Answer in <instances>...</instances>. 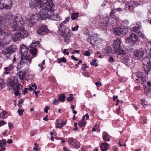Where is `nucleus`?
I'll return each instance as SVG.
<instances>
[{"instance_id":"23","label":"nucleus","mask_w":151,"mask_h":151,"mask_svg":"<svg viewBox=\"0 0 151 151\" xmlns=\"http://www.w3.org/2000/svg\"><path fill=\"white\" fill-rule=\"evenodd\" d=\"M2 53L4 58H6L7 59H8L11 55L6 47L4 48L2 50Z\"/></svg>"},{"instance_id":"20","label":"nucleus","mask_w":151,"mask_h":151,"mask_svg":"<svg viewBox=\"0 0 151 151\" xmlns=\"http://www.w3.org/2000/svg\"><path fill=\"white\" fill-rule=\"evenodd\" d=\"M109 19L108 17H106L104 21L101 22V26L104 29H107V27L108 25Z\"/></svg>"},{"instance_id":"12","label":"nucleus","mask_w":151,"mask_h":151,"mask_svg":"<svg viewBox=\"0 0 151 151\" xmlns=\"http://www.w3.org/2000/svg\"><path fill=\"white\" fill-rule=\"evenodd\" d=\"M113 32L116 35L119 36L121 35H124L127 32L126 30L124 28L117 27L114 29Z\"/></svg>"},{"instance_id":"39","label":"nucleus","mask_w":151,"mask_h":151,"mask_svg":"<svg viewBox=\"0 0 151 151\" xmlns=\"http://www.w3.org/2000/svg\"><path fill=\"white\" fill-rule=\"evenodd\" d=\"M111 20L112 21H114V22H112L114 25L117 24L119 21V19L117 17H115V18L114 17H112L111 18Z\"/></svg>"},{"instance_id":"13","label":"nucleus","mask_w":151,"mask_h":151,"mask_svg":"<svg viewBox=\"0 0 151 151\" xmlns=\"http://www.w3.org/2000/svg\"><path fill=\"white\" fill-rule=\"evenodd\" d=\"M37 33L39 35H43L46 33H50V31L48 29L46 25H41L37 31Z\"/></svg>"},{"instance_id":"59","label":"nucleus","mask_w":151,"mask_h":151,"mask_svg":"<svg viewBox=\"0 0 151 151\" xmlns=\"http://www.w3.org/2000/svg\"><path fill=\"white\" fill-rule=\"evenodd\" d=\"M3 81L2 79L0 78V89H1L3 88Z\"/></svg>"},{"instance_id":"8","label":"nucleus","mask_w":151,"mask_h":151,"mask_svg":"<svg viewBox=\"0 0 151 151\" xmlns=\"http://www.w3.org/2000/svg\"><path fill=\"white\" fill-rule=\"evenodd\" d=\"M142 61V63L144 65V67L145 73L147 75L151 70V55L145 57Z\"/></svg>"},{"instance_id":"11","label":"nucleus","mask_w":151,"mask_h":151,"mask_svg":"<svg viewBox=\"0 0 151 151\" xmlns=\"http://www.w3.org/2000/svg\"><path fill=\"white\" fill-rule=\"evenodd\" d=\"M39 44V42L37 41L35 42H33L30 45L29 47V49L30 50V51L31 54L32 55L35 56L37 54V50L36 48H35L37 46H38Z\"/></svg>"},{"instance_id":"28","label":"nucleus","mask_w":151,"mask_h":151,"mask_svg":"<svg viewBox=\"0 0 151 151\" xmlns=\"http://www.w3.org/2000/svg\"><path fill=\"white\" fill-rule=\"evenodd\" d=\"M66 124L65 120L64 121H62L60 123H59L58 121H57L56 122V126L57 128H61L62 127L64 126Z\"/></svg>"},{"instance_id":"17","label":"nucleus","mask_w":151,"mask_h":151,"mask_svg":"<svg viewBox=\"0 0 151 151\" xmlns=\"http://www.w3.org/2000/svg\"><path fill=\"white\" fill-rule=\"evenodd\" d=\"M86 117V119L88 120L89 119V115L88 114H86L85 115H84L82 116V119L78 122V125L80 127H83L86 125V122L85 120V117Z\"/></svg>"},{"instance_id":"35","label":"nucleus","mask_w":151,"mask_h":151,"mask_svg":"<svg viewBox=\"0 0 151 151\" xmlns=\"http://www.w3.org/2000/svg\"><path fill=\"white\" fill-rule=\"evenodd\" d=\"M5 0H0V9H5Z\"/></svg>"},{"instance_id":"57","label":"nucleus","mask_w":151,"mask_h":151,"mask_svg":"<svg viewBox=\"0 0 151 151\" xmlns=\"http://www.w3.org/2000/svg\"><path fill=\"white\" fill-rule=\"evenodd\" d=\"M106 49L107 50V51H106V52L107 53H111V47H110L108 46L106 48Z\"/></svg>"},{"instance_id":"18","label":"nucleus","mask_w":151,"mask_h":151,"mask_svg":"<svg viewBox=\"0 0 151 151\" xmlns=\"http://www.w3.org/2000/svg\"><path fill=\"white\" fill-rule=\"evenodd\" d=\"M141 23L140 22H138L135 26L131 28V30L132 31H133L137 33L140 30L139 29L141 28Z\"/></svg>"},{"instance_id":"25","label":"nucleus","mask_w":151,"mask_h":151,"mask_svg":"<svg viewBox=\"0 0 151 151\" xmlns=\"http://www.w3.org/2000/svg\"><path fill=\"white\" fill-rule=\"evenodd\" d=\"M6 47L11 55L16 51L17 48L15 45H12Z\"/></svg>"},{"instance_id":"10","label":"nucleus","mask_w":151,"mask_h":151,"mask_svg":"<svg viewBox=\"0 0 151 151\" xmlns=\"http://www.w3.org/2000/svg\"><path fill=\"white\" fill-rule=\"evenodd\" d=\"M63 29H64V30L61 29H59L61 33V36L63 39L64 42L68 43L70 37V29L68 28L65 29L64 27H63Z\"/></svg>"},{"instance_id":"51","label":"nucleus","mask_w":151,"mask_h":151,"mask_svg":"<svg viewBox=\"0 0 151 151\" xmlns=\"http://www.w3.org/2000/svg\"><path fill=\"white\" fill-rule=\"evenodd\" d=\"M59 102V101L58 99H55L53 101V104L55 105H57L58 104Z\"/></svg>"},{"instance_id":"16","label":"nucleus","mask_w":151,"mask_h":151,"mask_svg":"<svg viewBox=\"0 0 151 151\" xmlns=\"http://www.w3.org/2000/svg\"><path fill=\"white\" fill-rule=\"evenodd\" d=\"M17 81L15 80H12L10 78L7 80V85L9 90L14 88L17 84Z\"/></svg>"},{"instance_id":"56","label":"nucleus","mask_w":151,"mask_h":151,"mask_svg":"<svg viewBox=\"0 0 151 151\" xmlns=\"http://www.w3.org/2000/svg\"><path fill=\"white\" fill-rule=\"evenodd\" d=\"M115 59L112 57H110L109 58L108 61L109 62L113 63L115 61Z\"/></svg>"},{"instance_id":"27","label":"nucleus","mask_w":151,"mask_h":151,"mask_svg":"<svg viewBox=\"0 0 151 151\" xmlns=\"http://www.w3.org/2000/svg\"><path fill=\"white\" fill-rule=\"evenodd\" d=\"M6 9H10L12 6L13 4L11 0H5Z\"/></svg>"},{"instance_id":"34","label":"nucleus","mask_w":151,"mask_h":151,"mask_svg":"<svg viewBox=\"0 0 151 151\" xmlns=\"http://www.w3.org/2000/svg\"><path fill=\"white\" fill-rule=\"evenodd\" d=\"M7 114L6 111H4L2 109H0V117L4 119L5 117L4 116Z\"/></svg>"},{"instance_id":"48","label":"nucleus","mask_w":151,"mask_h":151,"mask_svg":"<svg viewBox=\"0 0 151 151\" xmlns=\"http://www.w3.org/2000/svg\"><path fill=\"white\" fill-rule=\"evenodd\" d=\"M83 55L86 56H89L90 55V53L88 51L85 50L83 52Z\"/></svg>"},{"instance_id":"45","label":"nucleus","mask_w":151,"mask_h":151,"mask_svg":"<svg viewBox=\"0 0 151 151\" xmlns=\"http://www.w3.org/2000/svg\"><path fill=\"white\" fill-rule=\"evenodd\" d=\"M137 33L138 34V35L140 37L142 38H144L145 37V35L142 33L140 31H139Z\"/></svg>"},{"instance_id":"50","label":"nucleus","mask_w":151,"mask_h":151,"mask_svg":"<svg viewBox=\"0 0 151 151\" xmlns=\"http://www.w3.org/2000/svg\"><path fill=\"white\" fill-rule=\"evenodd\" d=\"M135 4L133 5L130 4V7L129 10L131 12H133V11L134 8L135 7Z\"/></svg>"},{"instance_id":"38","label":"nucleus","mask_w":151,"mask_h":151,"mask_svg":"<svg viewBox=\"0 0 151 151\" xmlns=\"http://www.w3.org/2000/svg\"><path fill=\"white\" fill-rule=\"evenodd\" d=\"M66 61V59L64 57L59 58L57 59V63H60L61 62L65 63Z\"/></svg>"},{"instance_id":"49","label":"nucleus","mask_w":151,"mask_h":151,"mask_svg":"<svg viewBox=\"0 0 151 151\" xmlns=\"http://www.w3.org/2000/svg\"><path fill=\"white\" fill-rule=\"evenodd\" d=\"M24 111V109H19L18 110L17 112L20 116H21L23 115Z\"/></svg>"},{"instance_id":"2","label":"nucleus","mask_w":151,"mask_h":151,"mask_svg":"<svg viewBox=\"0 0 151 151\" xmlns=\"http://www.w3.org/2000/svg\"><path fill=\"white\" fill-rule=\"evenodd\" d=\"M18 30L16 32L13 36V40L14 41H20L27 37L28 35V32L22 27L18 28Z\"/></svg>"},{"instance_id":"37","label":"nucleus","mask_w":151,"mask_h":151,"mask_svg":"<svg viewBox=\"0 0 151 151\" xmlns=\"http://www.w3.org/2000/svg\"><path fill=\"white\" fill-rule=\"evenodd\" d=\"M37 86L35 83L32 84L29 86V90H30L31 91L35 90L37 89Z\"/></svg>"},{"instance_id":"64","label":"nucleus","mask_w":151,"mask_h":151,"mask_svg":"<svg viewBox=\"0 0 151 151\" xmlns=\"http://www.w3.org/2000/svg\"><path fill=\"white\" fill-rule=\"evenodd\" d=\"M120 107H119L116 110L115 113L117 114H119L120 112Z\"/></svg>"},{"instance_id":"6","label":"nucleus","mask_w":151,"mask_h":151,"mask_svg":"<svg viewBox=\"0 0 151 151\" xmlns=\"http://www.w3.org/2000/svg\"><path fill=\"white\" fill-rule=\"evenodd\" d=\"M24 24V22L21 14H17L14 17L13 27L14 31L18 30L19 27L22 26Z\"/></svg>"},{"instance_id":"15","label":"nucleus","mask_w":151,"mask_h":151,"mask_svg":"<svg viewBox=\"0 0 151 151\" xmlns=\"http://www.w3.org/2000/svg\"><path fill=\"white\" fill-rule=\"evenodd\" d=\"M134 55L137 59H140L142 58L144 55L143 49L141 48L138 50H135L134 52Z\"/></svg>"},{"instance_id":"40","label":"nucleus","mask_w":151,"mask_h":151,"mask_svg":"<svg viewBox=\"0 0 151 151\" xmlns=\"http://www.w3.org/2000/svg\"><path fill=\"white\" fill-rule=\"evenodd\" d=\"M93 37H91L90 38H88L87 39V40L89 43H91V44L92 45H94V40L93 39Z\"/></svg>"},{"instance_id":"46","label":"nucleus","mask_w":151,"mask_h":151,"mask_svg":"<svg viewBox=\"0 0 151 151\" xmlns=\"http://www.w3.org/2000/svg\"><path fill=\"white\" fill-rule=\"evenodd\" d=\"M145 99H142L141 100V104L144 107H146L147 106V105L145 104Z\"/></svg>"},{"instance_id":"4","label":"nucleus","mask_w":151,"mask_h":151,"mask_svg":"<svg viewBox=\"0 0 151 151\" xmlns=\"http://www.w3.org/2000/svg\"><path fill=\"white\" fill-rule=\"evenodd\" d=\"M133 79L137 82H139L141 83L142 84H144V86L145 85L147 86L146 88L150 87L151 86V83L150 82H146L147 80L146 78V76L143 73L138 72H137L136 74V78H135L133 76Z\"/></svg>"},{"instance_id":"14","label":"nucleus","mask_w":151,"mask_h":151,"mask_svg":"<svg viewBox=\"0 0 151 151\" xmlns=\"http://www.w3.org/2000/svg\"><path fill=\"white\" fill-rule=\"evenodd\" d=\"M138 38L137 36L134 33H131L129 37L126 40L127 42H132V43H136L138 42Z\"/></svg>"},{"instance_id":"43","label":"nucleus","mask_w":151,"mask_h":151,"mask_svg":"<svg viewBox=\"0 0 151 151\" xmlns=\"http://www.w3.org/2000/svg\"><path fill=\"white\" fill-rule=\"evenodd\" d=\"M83 75L84 76L87 77H91V74L89 72H85L83 73Z\"/></svg>"},{"instance_id":"30","label":"nucleus","mask_w":151,"mask_h":151,"mask_svg":"<svg viewBox=\"0 0 151 151\" xmlns=\"http://www.w3.org/2000/svg\"><path fill=\"white\" fill-rule=\"evenodd\" d=\"M70 19V17H68L65 18V19L64 21L60 23V29H61L62 28H63V27H65V29H66L65 27L64 26H63V25L64 24H65Z\"/></svg>"},{"instance_id":"54","label":"nucleus","mask_w":151,"mask_h":151,"mask_svg":"<svg viewBox=\"0 0 151 151\" xmlns=\"http://www.w3.org/2000/svg\"><path fill=\"white\" fill-rule=\"evenodd\" d=\"M129 21L127 20H124L123 21V24L124 26L127 25L129 24Z\"/></svg>"},{"instance_id":"9","label":"nucleus","mask_w":151,"mask_h":151,"mask_svg":"<svg viewBox=\"0 0 151 151\" xmlns=\"http://www.w3.org/2000/svg\"><path fill=\"white\" fill-rule=\"evenodd\" d=\"M20 51L21 54V59L24 58L26 63L30 62L33 57L27 56L28 53V48L27 47L24 45H22L20 46Z\"/></svg>"},{"instance_id":"36","label":"nucleus","mask_w":151,"mask_h":151,"mask_svg":"<svg viewBox=\"0 0 151 151\" xmlns=\"http://www.w3.org/2000/svg\"><path fill=\"white\" fill-rule=\"evenodd\" d=\"M75 140L72 137L69 138L68 139V143L69 145L70 146H72V145H73V143H75Z\"/></svg>"},{"instance_id":"24","label":"nucleus","mask_w":151,"mask_h":151,"mask_svg":"<svg viewBox=\"0 0 151 151\" xmlns=\"http://www.w3.org/2000/svg\"><path fill=\"white\" fill-rule=\"evenodd\" d=\"M25 74L26 72L25 71H21L17 73L16 76L19 77L20 80H22L25 78Z\"/></svg>"},{"instance_id":"52","label":"nucleus","mask_w":151,"mask_h":151,"mask_svg":"<svg viewBox=\"0 0 151 151\" xmlns=\"http://www.w3.org/2000/svg\"><path fill=\"white\" fill-rule=\"evenodd\" d=\"M129 7H130V4H126L125 6L124 10L126 11H127V10H129Z\"/></svg>"},{"instance_id":"21","label":"nucleus","mask_w":151,"mask_h":151,"mask_svg":"<svg viewBox=\"0 0 151 151\" xmlns=\"http://www.w3.org/2000/svg\"><path fill=\"white\" fill-rule=\"evenodd\" d=\"M14 68V65L12 64H10L8 66L4 68L5 71L4 72V73L6 74H9V72L13 70Z\"/></svg>"},{"instance_id":"42","label":"nucleus","mask_w":151,"mask_h":151,"mask_svg":"<svg viewBox=\"0 0 151 151\" xmlns=\"http://www.w3.org/2000/svg\"><path fill=\"white\" fill-rule=\"evenodd\" d=\"M65 96L63 94H61L59 96L60 100L62 101H64L65 100Z\"/></svg>"},{"instance_id":"3","label":"nucleus","mask_w":151,"mask_h":151,"mask_svg":"<svg viewBox=\"0 0 151 151\" xmlns=\"http://www.w3.org/2000/svg\"><path fill=\"white\" fill-rule=\"evenodd\" d=\"M8 17H6L5 19H4L2 17H0V37L4 39L6 38L9 36L8 32L5 31L3 28L5 26L7 25L6 22H8L9 20L12 18V16L9 15Z\"/></svg>"},{"instance_id":"19","label":"nucleus","mask_w":151,"mask_h":151,"mask_svg":"<svg viewBox=\"0 0 151 151\" xmlns=\"http://www.w3.org/2000/svg\"><path fill=\"white\" fill-rule=\"evenodd\" d=\"M22 85L18 84L16 88L15 91V95L16 96H17L18 95H20L21 92L22 91Z\"/></svg>"},{"instance_id":"22","label":"nucleus","mask_w":151,"mask_h":151,"mask_svg":"<svg viewBox=\"0 0 151 151\" xmlns=\"http://www.w3.org/2000/svg\"><path fill=\"white\" fill-rule=\"evenodd\" d=\"M104 43V41L101 37H98L95 38V44L96 45L102 46V44Z\"/></svg>"},{"instance_id":"55","label":"nucleus","mask_w":151,"mask_h":151,"mask_svg":"<svg viewBox=\"0 0 151 151\" xmlns=\"http://www.w3.org/2000/svg\"><path fill=\"white\" fill-rule=\"evenodd\" d=\"M77 124L78 123L76 122H75L74 124V125L75 126V127L73 128V130L76 131L77 130L78 128L77 127Z\"/></svg>"},{"instance_id":"33","label":"nucleus","mask_w":151,"mask_h":151,"mask_svg":"<svg viewBox=\"0 0 151 151\" xmlns=\"http://www.w3.org/2000/svg\"><path fill=\"white\" fill-rule=\"evenodd\" d=\"M80 146V142L77 140H75V143H73V145L71 146L73 148L75 149L79 148Z\"/></svg>"},{"instance_id":"47","label":"nucleus","mask_w":151,"mask_h":151,"mask_svg":"<svg viewBox=\"0 0 151 151\" xmlns=\"http://www.w3.org/2000/svg\"><path fill=\"white\" fill-rule=\"evenodd\" d=\"M45 60H43L41 64L38 65L40 67L42 70L43 69V66L45 65Z\"/></svg>"},{"instance_id":"60","label":"nucleus","mask_w":151,"mask_h":151,"mask_svg":"<svg viewBox=\"0 0 151 151\" xmlns=\"http://www.w3.org/2000/svg\"><path fill=\"white\" fill-rule=\"evenodd\" d=\"M87 67L86 65L85 64H83L82 65V67L81 68V70H86V68Z\"/></svg>"},{"instance_id":"29","label":"nucleus","mask_w":151,"mask_h":151,"mask_svg":"<svg viewBox=\"0 0 151 151\" xmlns=\"http://www.w3.org/2000/svg\"><path fill=\"white\" fill-rule=\"evenodd\" d=\"M109 145L106 142L102 143L101 145V150L103 151H106Z\"/></svg>"},{"instance_id":"62","label":"nucleus","mask_w":151,"mask_h":151,"mask_svg":"<svg viewBox=\"0 0 151 151\" xmlns=\"http://www.w3.org/2000/svg\"><path fill=\"white\" fill-rule=\"evenodd\" d=\"M50 109V107L47 106H45V108L44 109V111L46 113H47L48 112V110Z\"/></svg>"},{"instance_id":"7","label":"nucleus","mask_w":151,"mask_h":151,"mask_svg":"<svg viewBox=\"0 0 151 151\" xmlns=\"http://www.w3.org/2000/svg\"><path fill=\"white\" fill-rule=\"evenodd\" d=\"M46 1L47 0L45 1H42L41 0H32L29 2V5L32 8H41L42 9L40 10L41 11L42 9H45Z\"/></svg>"},{"instance_id":"26","label":"nucleus","mask_w":151,"mask_h":151,"mask_svg":"<svg viewBox=\"0 0 151 151\" xmlns=\"http://www.w3.org/2000/svg\"><path fill=\"white\" fill-rule=\"evenodd\" d=\"M145 49L146 51L149 52L150 54V55L148 56H150L151 55V42L146 43Z\"/></svg>"},{"instance_id":"5","label":"nucleus","mask_w":151,"mask_h":151,"mask_svg":"<svg viewBox=\"0 0 151 151\" xmlns=\"http://www.w3.org/2000/svg\"><path fill=\"white\" fill-rule=\"evenodd\" d=\"M122 41L119 38L114 40L113 41V47L115 54L118 55L126 54L124 50H123L121 47Z\"/></svg>"},{"instance_id":"44","label":"nucleus","mask_w":151,"mask_h":151,"mask_svg":"<svg viewBox=\"0 0 151 151\" xmlns=\"http://www.w3.org/2000/svg\"><path fill=\"white\" fill-rule=\"evenodd\" d=\"M73 99V94H70V96L68 97L66 99V100L68 101H72Z\"/></svg>"},{"instance_id":"61","label":"nucleus","mask_w":151,"mask_h":151,"mask_svg":"<svg viewBox=\"0 0 151 151\" xmlns=\"http://www.w3.org/2000/svg\"><path fill=\"white\" fill-rule=\"evenodd\" d=\"M95 84L97 87H100L101 85V82L100 81L95 82Z\"/></svg>"},{"instance_id":"41","label":"nucleus","mask_w":151,"mask_h":151,"mask_svg":"<svg viewBox=\"0 0 151 151\" xmlns=\"http://www.w3.org/2000/svg\"><path fill=\"white\" fill-rule=\"evenodd\" d=\"M78 14L77 13H73L71 15V18L72 19L74 20L77 18L78 17Z\"/></svg>"},{"instance_id":"58","label":"nucleus","mask_w":151,"mask_h":151,"mask_svg":"<svg viewBox=\"0 0 151 151\" xmlns=\"http://www.w3.org/2000/svg\"><path fill=\"white\" fill-rule=\"evenodd\" d=\"M78 25H76L74 27H72V31H77L78 30Z\"/></svg>"},{"instance_id":"1","label":"nucleus","mask_w":151,"mask_h":151,"mask_svg":"<svg viewBox=\"0 0 151 151\" xmlns=\"http://www.w3.org/2000/svg\"><path fill=\"white\" fill-rule=\"evenodd\" d=\"M45 9H42L36 14H31L26 19L28 26L32 27L35 23L38 22V19L42 20L48 19L53 20L60 21L61 19L58 14H55L54 12V5L52 0H47Z\"/></svg>"},{"instance_id":"53","label":"nucleus","mask_w":151,"mask_h":151,"mask_svg":"<svg viewBox=\"0 0 151 151\" xmlns=\"http://www.w3.org/2000/svg\"><path fill=\"white\" fill-rule=\"evenodd\" d=\"M6 140L3 139L2 141H0V145L2 147H4V146L5 145Z\"/></svg>"},{"instance_id":"31","label":"nucleus","mask_w":151,"mask_h":151,"mask_svg":"<svg viewBox=\"0 0 151 151\" xmlns=\"http://www.w3.org/2000/svg\"><path fill=\"white\" fill-rule=\"evenodd\" d=\"M103 139L104 141L106 142L109 141V135L106 132H103Z\"/></svg>"},{"instance_id":"63","label":"nucleus","mask_w":151,"mask_h":151,"mask_svg":"<svg viewBox=\"0 0 151 151\" xmlns=\"http://www.w3.org/2000/svg\"><path fill=\"white\" fill-rule=\"evenodd\" d=\"M148 92H147V95L150 97H151V89H150V90H148Z\"/></svg>"},{"instance_id":"32","label":"nucleus","mask_w":151,"mask_h":151,"mask_svg":"<svg viewBox=\"0 0 151 151\" xmlns=\"http://www.w3.org/2000/svg\"><path fill=\"white\" fill-rule=\"evenodd\" d=\"M129 57L128 55L123 56V62L126 65H127L129 61Z\"/></svg>"}]
</instances>
